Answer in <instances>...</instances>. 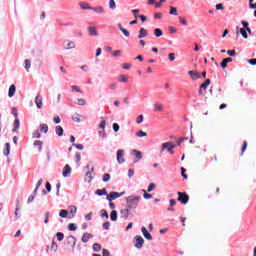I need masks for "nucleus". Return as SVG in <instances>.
Segmentation results:
<instances>
[{
	"label": "nucleus",
	"instance_id": "obj_1",
	"mask_svg": "<svg viewBox=\"0 0 256 256\" xmlns=\"http://www.w3.org/2000/svg\"><path fill=\"white\" fill-rule=\"evenodd\" d=\"M141 199V196H129L126 200V207L128 209H137V205H139V200Z\"/></svg>",
	"mask_w": 256,
	"mask_h": 256
},
{
	"label": "nucleus",
	"instance_id": "obj_2",
	"mask_svg": "<svg viewBox=\"0 0 256 256\" xmlns=\"http://www.w3.org/2000/svg\"><path fill=\"white\" fill-rule=\"evenodd\" d=\"M178 201L183 205H187L189 203V195L185 192H178Z\"/></svg>",
	"mask_w": 256,
	"mask_h": 256
},
{
	"label": "nucleus",
	"instance_id": "obj_3",
	"mask_svg": "<svg viewBox=\"0 0 256 256\" xmlns=\"http://www.w3.org/2000/svg\"><path fill=\"white\" fill-rule=\"evenodd\" d=\"M122 195H125V192L119 193V192H110L107 195V201L111 202L114 201V199H119V197H122Z\"/></svg>",
	"mask_w": 256,
	"mask_h": 256
},
{
	"label": "nucleus",
	"instance_id": "obj_4",
	"mask_svg": "<svg viewBox=\"0 0 256 256\" xmlns=\"http://www.w3.org/2000/svg\"><path fill=\"white\" fill-rule=\"evenodd\" d=\"M117 163H119V165L125 163V150H117Z\"/></svg>",
	"mask_w": 256,
	"mask_h": 256
},
{
	"label": "nucleus",
	"instance_id": "obj_5",
	"mask_svg": "<svg viewBox=\"0 0 256 256\" xmlns=\"http://www.w3.org/2000/svg\"><path fill=\"white\" fill-rule=\"evenodd\" d=\"M135 245L134 247H136V249H141L143 247V244L145 243V240L143 239V237L137 235L135 236Z\"/></svg>",
	"mask_w": 256,
	"mask_h": 256
},
{
	"label": "nucleus",
	"instance_id": "obj_6",
	"mask_svg": "<svg viewBox=\"0 0 256 256\" xmlns=\"http://www.w3.org/2000/svg\"><path fill=\"white\" fill-rule=\"evenodd\" d=\"M35 103L37 106V109H43V97L41 94H38L35 98Z\"/></svg>",
	"mask_w": 256,
	"mask_h": 256
},
{
	"label": "nucleus",
	"instance_id": "obj_7",
	"mask_svg": "<svg viewBox=\"0 0 256 256\" xmlns=\"http://www.w3.org/2000/svg\"><path fill=\"white\" fill-rule=\"evenodd\" d=\"M141 231H142L143 236L145 237V239H147L148 241L153 240V236H151V233H149V231H147V228H145V226L142 227Z\"/></svg>",
	"mask_w": 256,
	"mask_h": 256
},
{
	"label": "nucleus",
	"instance_id": "obj_8",
	"mask_svg": "<svg viewBox=\"0 0 256 256\" xmlns=\"http://www.w3.org/2000/svg\"><path fill=\"white\" fill-rule=\"evenodd\" d=\"M170 145H171L170 142L163 143L161 153H163L165 151V149H168V151L170 152V155H173L175 152L173 151L172 148H170Z\"/></svg>",
	"mask_w": 256,
	"mask_h": 256
},
{
	"label": "nucleus",
	"instance_id": "obj_9",
	"mask_svg": "<svg viewBox=\"0 0 256 256\" xmlns=\"http://www.w3.org/2000/svg\"><path fill=\"white\" fill-rule=\"evenodd\" d=\"M91 11H94V13H97V15H103V13H105V8L103 6H96L92 7Z\"/></svg>",
	"mask_w": 256,
	"mask_h": 256
},
{
	"label": "nucleus",
	"instance_id": "obj_10",
	"mask_svg": "<svg viewBox=\"0 0 256 256\" xmlns=\"http://www.w3.org/2000/svg\"><path fill=\"white\" fill-rule=\"evenodd\" d=\"M132 155H134L136 161H141V159H143V153L139 150H132Z\"/></svg>",
	"mask_w": 256,
	"mask_h": 256
},
{
	"label": "nucleus",
	"instance_id": "obj_11",
	"mask_svg": "<svg viewBox=\"0 0 256 256\" xmlns=\"http://www.w3.org/2000/svg\"><path fill=\"white\" fill-rule=\"evenodd\" d=\"M62 175L63 177H69V175H71V166H69V164H66L63 168Z\"/></svg>",
	"mask_w": 256,
	"mask_h": 256
},
{
	"label": "nucleus",
	"instance_id": "obj_12",
	"mask_svg": "<svg viewBox=\"0 0 256 256\" xmlns=\"http://www.w3.org/2000/svg\"><path fill=\"white\" fill-rule=\"evenodd\" d=\"M64 49H67V50H69V49H75V42H73V41H69V40H66V41H64Z\"/></svg>",
	"mask_w": 256,
	"mask_h": 256
},
{
	"label": "nucleus",
	"instance_id": "obj_13",
	"mask_svg": "<svg viewBox=\"0 0 256 256\" xmlns=\"http://www.w3.org/2000/svg\"><path fill=\"white\" fill-rule=\"evenodd\" d=\"M88 32H89V35L94 36V37H97V35H99V33L97 32V27H95V26H89Z\"/></svg>",
	"mask_w": 256,
	"mask_h": 256
},
{
	"label": "nucleus",
	"instance_id": "obj_14",
	"mask_svg": "<svg viewBox=\"0 0 256 256\" xmlns=\"http://www.w3.org/2000/svg\"><path fill=\"white\" fill-rule=\"evenodd\" d=\"M147 35H149V32H147V29L141 28L139 30L138 39H145V37H147Z\"/></svg>",
	"mask_w": 256,
	"mask_h": 256
},
{
	"label": "nucleus",
	"instance_id": "obj_15",
	"mask_svg": "<svg viewBox=\"0 0 256 256\" xmlns=\"http://www.w3.org/2000/svg\"><path fill=\"white\" fill-rule=\"evenodd\" d=\"M188 75H190V77L194 80L200 79V77H201V75H199V72H197L195 70L188 71Z\"/></svg>",
	"mask_w": 256,
	"mask_h": 256
},
{
	"label": "nucleus",
	"instance_id": "obj_16",
	"mask_svg": "<svg viewBox=\"0 0 256 256\" xmlns=\"http://www.w3.org/2000/svg\"><path fill=\"white\" fill-rule=\"evenodd\" d=\"M16 91H17V87H15V85L12 84L8 90V97H13L15 95Z\"/></svg>",
	"mask_w": 256,
	"mask_h": 256
},
{
	"label": "nucleus",
	"instance_id": "obj_17",
	"mask_svg": "<svg viewBox=\"0 0 256 256\" xmlns=\"http://www.w3.org/2000/svg\"><path fill=\"white\" fill-rule=\"evenodd\" d=\"M9 153H11V144L6 143L3 154L5 155V157H9Z\"/></svg>",
	"mask_w": 256,
	"mask_h": 256
},
{
	"label": "nucleus",
	"instance_id": "obj_18",
	"mask_svg": "<svg viewBox=\"0 0 256 256\" xmlns=\"http://www.w3.org/2000/svg\"><path fill=\"white\" fill-rule=\"evenodd\" d=\"M209 85H211V79H206L205 82L200 85V88L207 91V87H209Z\"/></svg>",
	"mask_w": 256,
	"mask_h": 256
},
{
	"label": "nucleus",
	"instance_id": "obj_19",
	"mask_svg": "<svg viewBox=\"0 0 256 256\" xmlns=\"http://www.w3.org/2000/svg\"><path fill=\"white\" fill-rule=\"evenodd\" d=\"M118 81L120 83H127L129 81V78L125 74H121L118 76Z\"/></svg>",
	"mask_w": 256,
	"mask_h": 256
},
{
	"label": "nucleus",
	"instance_id": "obj_20",
	"mask_svg": "<svg viewBox=\"0 0 256 256\" xmlns=\"http://www.w3.org/2000/svg\"><path fill=\"white\" fill-rule=\"evenodd\" d=\"M99 197H103V195H106L107 197V189L103 188V189H98L95 192Z\"/></svg>",
	"mask_w": 256,
	"mask_h": 256
},
{
	"label": "nucleus",
	"instance_id": "obj_21",
	"mask_svg": "<svg viewBox=\"0 0 256 256\" xmlns=\"http://www.w3.org/2000/svg\"><path fill=\"white\" fill-rule=\"evenodd\" d=\"M90 237H93V235H91L89 233H84L82 236V243H88Z\"/></svg>",
	"mask_w": 256,
	"mask_h": 256
},
{
	"label": "nucleus",
	"instance_id": "obj_22",
	"mask_svg": "<svg viewBox=\"0 0 256 256\" xmlns=\"http://www.w3.org/2000/svg\"><path fill=\"white\" fill-rule=\"evenodd\" d=\"M129 210H131V209L126 206L125 209H122V210L120 211L121 215H123V217H124L125 219H127V217H129Z\"/></svg>",
	"mask_w": 256,
	"mask_h": 256
},
{
	"label": "nucleus",
	"instance_id": "obj_23",
	"mask_svg": "<svg viewBox=\"0 0 256 256\" xmlns=\"http://www.w3.org/2000/svg\"><path fill=\"white\" fill-rule=\"evenodd\" d=\"M79 5H80L81 9H83V10H87V9L92 10V8H93V7L89 6V3H86V2H80Z\"/></svg>",
	"mask_w": 256,
	"mask_h": 256
},
{
	"label": "nucleus",
	"instance_id": "obj_24",
	"mask_svg": "<svg viewBox=\"0 0 256 256\" xmlns=\"http://www.w3.org/2000/svg\"><path fill=\"white\" fill-rule=\"evenodd\" d=\"M118 27H119L120 31L123 33V35H125V37H129V35H131L129 33V31H127V29L123 28V26L121 24H118Z\"/></svg>",
	"mask_w": 256,
	"mask_h": 256
},
{
	"label": "nucleus",
	"instance_id": "obj_25",
	"mask_svg": "<svg viewBox=\"0 0 256 256\" xmlns=\"http://www.w3.org/2000/svg\"><path fill=\"white\" fill-rule=\"evenodd\" d=\"M81 117H83V116H81L79 114H74L72 116V121H74V123H81Z\"/></svg>",
	"mask_w": 256,
	"mask_h": 256
},
{
	"label": "nucleus",
	"instance_id": "obj_26",
	"mask_svg": "<svg viewBox=\"0 0 256 256\" xmlns=\"http://www.w3.org/2000/svg\"><path fill=\"white\" fill-rule=\"evenodd\" d=\"M154 36L155 37H163V30H161L160 28L154 29Z\"/></svg>",
	"mask_w": 256,
	"mask_h": 256
},
{
	"label": "nucleus",
	"instance_id": "obj_27",
	"mask_svg": "<svg viewBox=\"0 0 256 256\" xmlns=\"http://www.w3.org/2000/svg\"><path fill=\"white\" fill-rule=\"evenodd\" d=\"M56 135H58V137H62L63 136V127L61 126H56Z\"/></svg>",
	"mask_w": 256,
	"mask_h": 256
},
{
	"label": "nucleus",
	"instance_id": "obj_28",
	"mask_svg": "<svg viewBox=\"0 0 256 256\" xmlns=\"http://www.w3.org/2000/svg\"><path fill=\"white\" fill-rule=\"evenodd\" d=\"M41 133H47L49 131V126L47 124H40Z\"/></svg>",
	"mask_w": 256,
	"mask_h": 256
},
{
	"label": "nucleus",
	"instance_id": "obj_29",
	"mask_svg": "<svg viewBox=\"0 0 256 256\" xmlns=\"http://www.w3.org/2000/svg\"><path fill=\"white\" fill-rule=\"evenodd\" d=\"M34 147H39V151H42V149H43V141H40V140L34 141Z\"/></svg>",
	"mask_w": 256,
	"mask_h": 256
},
{
	"label": "nucleus",
	"instance_id": "obj_30",
	"mask_svg": "<svg viewBox=\"0 0 256 256\" xmlns=\"http://www.w3.org/2000/svg\"><path fill=\"white\" fill-rule=\"evenodd\" d=\"M239 33L242 35L243 39H248L247 30H245V28H240Z\"/></svg>",
	"mask_w": 256,
	"mask_h": 256
},
{
	"label": "nucleus",
	"instance_id": "obj_31",
	"mask_svg": "<svg viewBox=\"0 0 256 256\" xmlns=\"http://www.w3.org/2000/svg\"><path fill=\"white\" fill-rule=\"evenodd\" d=\"M29 69H31V60L26 59L25 60V70L27 71V73H29Z\"/></svg>",
	"mask_w": 256,
	"mask_h": 256
},
{
	"label": "nucleus",
	"instance_id": "obj_32",
	"mask_svg": "<svg viewBox=\"0 0 256 256\" xmlns=\"http://www.w3.org/2000/svg\"><path fill=\"white\" fill-rule=\"evenodd\" d=\"M43 185V179L38 180L36 188L34 189V194L37 195V191H39V187Z\"/></svg>",
	"mask_w": 256,
	"mask_h": 256
},
{
	"label": "nucleus",
	"instance_id": "obj_33",
	"mask_svg": "<svg viewBox=\"0 0 256 256\" xmlns=\"http://www.w3.org/2000/svg\"><path fill=\"white\" fill-rule=\"evenodd\" d=\"M154 111H163V104L156 103L154 104Z\"/></svg>",
	"mask_w": 256,
	"mask_h": 256
},
{
	"label": "nucleus",
	"instance_id": "obj_34",
	"mask_svg": "<svg viewBox=\"0 0 256 256\" xmlns=\"http://www.w3.org/2000/svg\"><path fill=\"white\" fill-rule=\"evenodd\" d=\"M69 211H70L72 217H75V214L77 213V207H75V206H70V207H69Z\"/></svg>",
	"mask_w": 256,
	"mask_h": 256
},
{
	"label": "nucleus",
	"instance_id": "obj_35",
	"mask_svg": "<svg viewBox=\"0 0 256 256\" xmlns=\"http://www.w3.org/2000/svg\"><path fill=\"white\" fill-rule=\"evenodd\" d=\"M93 250L96 251L97 253H99V251H101V244L94 243L93 244Z\"/></svg>",
	"mask_w": 256,
	"mask_h": 256
},
{
	"label": "nucleus",
	"instance_id": "obj_36",
	"mask_svg": "<svg viewBox=\"0 0 256 256\" xmlns=\"http://www.w3.org/2000/svg\"><path fill=\"white\" fill-rule=\"evenodd\" d=\"M56 237L58 241H63V239H65V234H63V232H58Z\"/></svg>",
	"mask_w": 256,
	"mask_h": 256
},
{
	"label": "nucleus",
	"instance_id": "obj_37",
	"mask_svg": "<svg viewBox=\"0 0 256 256\" xmlns=\"http://www.w3.org/2000/svg\"><path fill=\"white\" fill-rule=\"evenodd\" d=\"M60 217L65 218L67 215H69V211L63 209L59 212Z\"/></svg>",
	"mask_w": 256,
	"mask_h": 256
},
{
	"label": "nucleus",
	"instance_id": "obj_38",
	"mask_svg": "<svg viewBox=\"0 0 256 256\" xmlns=\"http://www.w3.org/2000/svg\"><path fill=\"white\" fill-rule=\"evenodd\" d=\"M19 125H20L19 118H15L13 131H17V129H19Z\"/></svg>",
	"mask_w": 256,
	"mask_h": 256
},
{
	"label": "nucleus",
	"instance_id": "obj_39",
	"mask_svg": "<svg viewBox=\"0 0 256 256\" xmlns=\"http://www.w3.org/2000/svg\"><path fill=\"white\" fill-rule=\"evenodd\" d=\"M136 137H147V132L140 130L136 133Z\"/></svg>",
	"mask_w": 256,
	"mask_h": 256
},
{
	"label": "nucleus",
	"instance_id": "obj_40",
	"mask_svg": "<svg viewBox=\"0 0 256 256\" xmlns=\"http://www.w3.org/2000/svg\"><path fill=\"white\" fill-rule=\"evenodd\" d=\"M170 15H179V13H177V8L176 7H170V12H169Z\"/></svg>",
	"mask_w": 256,
	"mask_h": 256
},
{
	"label": "nucleus",
	"instance_id": "obj_41",
	"mask_svg": "<svg viewBox=\"0 0 256 256\" xmlns=\"http://www.w3.org/2000/svg\"><path fill=\"white\" fill-rule=\"evenodd\" d=\"M109 8L110 9H117V4L115 3V0L109 1Z\"/></svg>",
	"mask_w": 256,
	"mask_h": 256
},
{
	"label": "nucleus",
	"instance_id": "obj_42",
	"mask_svg": "<svg viewBox=\"0 0 256 256\" xmlns=\"http://www.w3.org/2000/svg\"><path fill=\"white\" fill-rule=\"evenodd\" d=\"M111 221H115L117 219V211H112L110 214Z\"/></svg>",
	"mask_w": 256,
	"mask_h": 256
},
{
	"label": "nucleus",
	"instance_id": "obj_43",
	"mask_svg": "<svg viewBox=\"0 0 256 256\" xmlns=\"http://www.w3.org/2000/svg\"><path fill=\"white\" fill-rule=\"evenodd\" d=\"M102 179H103L104 183H107V181H110L111 175L109 173H106L103 175Z\"/></svg>",
	"mask_w": 256,
	"mask_h": 256
},
{
	"label": "nucleus",
	"instance_id": "obj_44",
	"mask_svg": "<svg viewBox=\"0 0 256 256\" xmlns=\"http://www.w3.org/2000/svg\"><path fill=\"white\" fill-rule=\"evenodd\" d=\"M68 229H69V231H77V226L73 223H70L68 225Z\"/></svg>",
	"mask_w": 256,
	"mask_h": 256
},
{
	"label": "nucleus",
	"instance_id": "obj_45",
	"mask_svg": "<svg viewBox=\"0 0 256 256\" xmlns=\"http://www.w3.org/2000/svg\"><path fill=\"white\" fill-rule=\"evenodd\" d=\"M143 114L139 115L137 118H136V123H138V125H141V123H143Z\"/></svg>",
	"mask_w": 256,
	"mask_h": 256
},
{
	"label": "nucleus",
	"instance_id": "obj_46",
	"mask_svg": "<svg viewBox=\"0 0 256 256\" xmlns=\"http://www.w3.org/2000/svg\"><path fill=\"white\" fill-rule=\"evenodd\" d=\"M34 139H41V133H39V130H36L33 132Z\"/></svg>",
	"mask_w": 256,
	"mask_h": 256
},
{
	"label": "nucleus",
	"instance_id": "obj_47",
	"mask_svg": "<svg viewBox=\"0 0 256 256\" xmlns=\"http://www.w3.org/2000/svg\"><path fill=\"white\" fill-rule=\"evenodd\" d=\"M73 147H76V149H78L79 151H83V149H84L83 144H75V143H73Z\"/></svg>",
	"mask_w": 256,
	"mask_h": 256
},
{
	"label": "nucleus",
	"instance_id": "obj_48",
	"mask_svg": "<svg viewBox=\"0 0 256 256\" xmlns=\"http://www.w3.org/2000/svg\"><path fill=\"white\" fill-rule=\"evenodd\" d=\"M155 190V183H150L148 186V193H151V191Z\"/></svg>",
	"mask_w": 256,
	"mask_h": 256
},
{
	"label": "nucleus",
	"instance_id": "obj_49",
	"mask_svg": "<svg viewBox=\"0 0 256 256\" xmlns=\"http://www.w3.org/2000/svg\"><path fill=\"white\" fill-rule=\"evenodd\" d=\"M49 217H51V213L46 212V213H45V219H44V223H45V224L49 223Z\"/></svg>",
	"mask_w": 256,
	"mask_h": 256
},
{
	"label": "nucleus",
	"instance_id": "obj_50",
	"mask_svg": "<svg viewBox=\"0 0 256 256\" xmlns=\"http://www.w3.org/2000/svg\"><path fill=\"white\" fill-rule=\"evenodd\" d=\"M144 191V199H153V195L147 193V191L143 190Z\"/></svg>",
	"mask_w": 256,
	"mask_h": 256
},
{
	"label": "nucleus",
	"instance_id": "obj_51",
	"mask_svg": "<svg viewBox=\"0 0 256 256\" xmlns=\"http://www.w3.org/2000/svg\"><path fill=\"white\" fill-rule=\"evenodd\" d=\"M227 54L230 56V57H235V55H237V52L235 50H228L227 51Z\"/></svg>",
	"mask_w": 256,
	"mask_h": 256
},
{
	"label": "nucleus",
	"instance_id": "obj_52",
	"mask_svg": "<svg viewBox=\"0 0 256 256\" xmlns=\"http://www.w3.org/2000/svg\"><path fill=\"white\" fill-rule=\"evenodd\" d=\"M132 13L134 14L135 19L139 18V9H133Z\"/></svg>",
	"mask_w": 256,
	"mask_h": 256
},
{
	"label": "nucleus",
	"instance_id": "obj_53",
	"mask_svg": "<svg viewBox=\"0 0 256 256\" xmlns=\"http://www.w3.org/2000/svg\"><path fill=\"white\" fill-rule=\"evenodd\" d=\"M101 217H105L106 219H109V214L106 210H101Z\"/></svg>",
	"mask_w": 256,
	"mask_h": 256
},
{
	"label": "nucleus",
	"instance_id": "obj_54",
	"mask_svg": "<svg viewBox=\"0 0 256 256\" xmlns=\"http://www.w3.org/2000/svg\"><path fill=\"white\" fill-rule=\"evenodd\" d=\"M106 125H107V121L102 120L101 123H100V125H99V128H100V129H105Z\"/></svg>",
	"mask_w": 256,
	"mask_h": 256
},
{
	"label": "nucleus",
	"instance_id": "obj_55",
	"mask_svg": "<svg viewBox=\"0 0 256 256\" xmlns=\"http://www.w3.org/2000/svg\"><path fill=\"white\" fill-rule=\"evenodd\" d=\"M220 65H221L222 69H227L228 63L225 61V59H223L222 62L220 63Z\"/></svg>",
	"mask_w": 256,
	"mask_h": 256
},
{
	"label": "nucleus",
	"instance_id": "obj_56",
	"mask_svg": "<svg viewBox=\"0 0 256 256\" xmlns=\"http://www.w3.org/2000/svg\"><path fill=\"white\" fill-rule=\"evenodd\" d=\"M179 21L182 25H187V19H185L184 17H179Z\"/></svg>",
	"mask_w": 256,
	"mask_h": 256
},
{
	"label": "nucleus",
	"instance_id": "obj_57",
	"mask_svg": "<svg viewBox=\"0 0 256 256\" xmlns=\"http://www.w3.org/2000/svg\"><path fill=\"white\" fill-rule=\"evenodd\" d=\"M102 255H103V256H110L111 253H109V250L103 249V250H102Z\"/></svg>",
	"mask_w": 256,
	"mask_h": 256
},
{
	"label": "nucleus",
	"instance_id": "obj_58",
	"mask_svg": "<svg viewBox=\"0 0 256 256\" xmlns=\"http://www.w3.org/2000/svg\"><path fill=\"white\" fill-rule=\"evenodd\" d=\"M113 130H114L115 133H117L119 131V124L114 123L113 124Z\"/></svg>",
	"mask_w": 256,
	"mask_h": 256
},
{
	"label": "nucleus",
	"instance_id": "obj_59",
	"mask_svg": "<svg viewBox=\"0 0 256 256\" xmlns=\"http://www.w3.org/2000/svg\"><path fill=\"white\" fill-rule=\"evenodd\" d=\"M91 179H93V176H91V172H87L86 173V180L90 182Z\"/></svg>",
	"mask_w": 256,
	"mask_h": 256
},
{
	"label": "nucleus",
	"instance_id": "obj_60",
	"mask_svg": "<svg viewBox=\"0 0 256 256\" xmlns=\"http://www.w3.org/2000/svg\"><path fill=\"white\" fill-rule=\"evenodd\" d=\"M57 248H58L57 243H55V241H53V242H52V245H51V249H52L53 251H57Z\"/></svg>",
	"mask_w": 256,
	"mask_h": 256
},
{
	"label": "nucleus",
	"instance_id": "obj_61",
	"mask_svg": "<svg viewBox=\"0 0 256 256\" xmlns=\"http://www.w3.org/2000/svg\"><path fill=\"white\" fill-rule=\"evenodd\" d=\"M168 57H169V61H175V53H170Z\"/></svg>",
	"mask_w": 256,
	"mask_h": 256
},
{
	"label": "nucleus",
	"instance_id": "obj_62",
	"mask_svg": "<svg viewBox=\"0 0 256 256\" xmlns=\"http://www.w3.org/2000/svg\"><path fill=\"white\" fill-rule=\"evenodd\" d=\"M185 168H181V175H182V177L184 178V179H187V174H185Z\"/></svg>",
	"mask_w": 256,
	"mask_h": 256
},
{
	"label": "nucleus",
	"instance_id": "obj_63",
	"mask_svg": "<svg viewBox=\"0 0 256 256\" xmlns=\"http://www.w3.org/2000/svg\"><path fill=\"white\" fill-rule=\"evenodd\" d=\"M72 87V91H77L78 93H81V89H79V86H71Z\"/></svg>",
	"mask_w": 256,
	"mask_h": 256
},
{
	"label": "nucleus",
	"instance_id": "obj_64",
	"mask_svg": "<svg viewBox=\"0 0 256 256\" xmlns=\"http://www.w3.org/2000/svg\"><path fill=\"white\" fill-rule=\"evenodd\" d=\"M248 63H250V65H256V58L248 60Z\"/></svg>",
	"mask_w": 256,
	"mask_h": 256
}]
</instances>
